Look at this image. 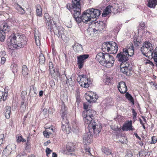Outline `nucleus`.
<instances>
[{
	"label": "nucleus",
	"mask_w": 157,
	"mask_h": 157,
	"mask_svg": "<svg viewBox=\"0 0 157 157\" xmlns=\"http://www.w3.org/2000/svg\"><path fill=\"white\" fill-rule=\"evenodd\" d=\"M7 56L6 55H5L4 56L2 57L1 59V63L2 64H3L6 61V56Z\"/></svg>",
	"instance_id": "nucleus-53"
},
{
	"label": "nucleus",
	"mask_w": 157,
	"mask_h": 157,
	"mask_svg": "<svg viewBox=\"0 0 157 157\" xmlns=\"http://www.w3.org/2000/svg\"><path fill=\"white\" fill-rule=\"evenodd\" d=\"M125 157H133L132 152L130 151H127Z\"/></svg>",
	"instance_id": "nucleus-51"
},
{
	"label": "nucleus",
	"mask_w": 157,
	"mask_h": 157,
	"mask_svg": "<svg viewBox=\"0 0 157 157\" xmlns=\"http://www.w3.org/2000/svg\"><path fill=\"white\" fill-rule=\"evenodd\" d=\"M118 9H117L116 10L117 12H119L120 10H124V8L122 6H118Z\"/></svg>",
	"instance_id": "nucleus-64"
},
{
	"label": "nucleus",
	"mask_w": 157,
	"mask_h": 157,
	"mask_svg": "<svg viewBox=\"0 0 157 157\" xmlns=\"http://www.w3.org/2000/svg\"><path fill=\"white\" fill-rule=\"evenodd\" d=\"M139 155L140 157H145L146 156V152L144 151L141 150L139 152Z\"/></svg>",
	"instance_id": "nucleus-50"
},
{
	"label": "nucleus",
	"mask_w": 157,
	"mask_h": 157,
	"mask_svg": "<svg viewBox=\"0 0 157 157\" xmlns=\"http://www.w3.org/2000/svg\"><path fill=\"white\" fill-rule=\"evenodd\" d=\"M113 8V6H111L109 5L107 6L102 13V16L103 17H106L112 11L111 8Z\"/></svg>",
	"instance_id": "nucleus-24"
},
{
	"label": "nucleus",
	"mask_w": 157,
	"mask_h": 157,
	"mask_svg": "<svg viewBox=\"0 0 157 157\" xmlns=\"http://www.w3.org/2000/svg\"><path fill=\"white\" fill-rule=\"evenodd\" d=\"M68 82L70 86H72L75 84L74 81H72V77H71L69 79H67Z\"/></svg>",
	"instance_id": "nucleus-54"
},
{
	"label": "nucleus",
	"mask_w": 157,
	"mask_h": 157,
	"mask_svg": "<svg viewBox=\"0 0 157 157\" xmlns=\"http://www.w3.org/2000/svg\"><path fill=\"white\" fill-rule=\"evenodd\" d=\"M5 88V86H2L0 88V98L2 99L3 101L6 100L8 96V93Z\"/></svg>",
	"instance_id": "nucleus-18"
},
{
	"label": "nucleus",
	"mask_w": 157,
	"mask_h": 157,
	"mask_svg": "<svg viewBox=\"0 0 157 157\" xmlns=\"http://www.w3.org/2000/svg\"><path fill=\"white\" fill-rule=\"evenodd\" d=\"M9 147V146H7L5 149L2 152V154L3 155H5V156H7L9 155V154L10 153V152H9V150L7 149V148Z\"/></svg>",
	"instance_id": "nucleus-42"
},
{
	"label": "nucleus",
	"mask_w": 157,
	"mask_h": 157,
	"mask_svg": "<svg viewBox=\"0 0 157 157\" xmlns=\"http://www.w3.org/2000/svg\"><path fill=\"white\" fill-rule=\"evenodd\" d=\"M147 6L151 8L154 9L157 5V0H145Z\"/></svg>",
	"instance_id": "nucleus-22"
},
{
	"label": "nucleus",
	"mask_w": 157,
	"mask_h": 157,
	"mask_svg": "<svg viewBox=\"0 0 157 157\" xmlns=\"http://www.w3.org/2000/svg\"><path fill=\"white\" fill-rule=\"evenodd\" d=\"M80 86L82 87H84L85 88H87L89 87V85L91 84V82L86 77L85 75H84L82 79Z\"/></svg>",
	"instance_id": "nucleus-17"
},
{
	"label": "nucleus",
	"mask_w": 157,
	"mask_h": 157,
	"mask_svg": "<svg viewBox=\"0 0 157 157\" xmlns=\"http://www.w3.org/2000/svg\"><path fill=\"white\" fill-rule=\"evenodd\" d=\"M103 66L109 68L113 66L114 62L113 57L108 53H105Z\"/></svg>",
	"instance_id": "nucleus-6"
},
{
	"label": "nucleus",
	"mask_w": 157,
	"mask_h": 157,
	"mask_svg": "<svg viewBox=\"0 0 157 157\" xmlns=\"http://www.w3.org/2000/svg\"><path fill=\"white\" fill-rule=\"evenodd\" d=\"M144 46V47L148 48L150 50V52H152L153 50L152 44L150 42L147 41L144 42L142 46Z\"/></svg>",
	"instance_id": "nucleus-28"
},
{
	"label": "nucleus",
	"mask_w": 157,
	"mask_h": 157,
	"mask_svg": "<svg viewBox=\"0 0 157 157\" xmlns=\"http://www.w3.org/2000/svg\"><path fill=\"white\" fill-rule=\"evenodd\" d=\"M50 70V72H55L54 70L55 69L54 67V65L53 63L52 62H50L48 64Z\"/></svg>",
	"instance_id": "nucleus-41"
},
{
	"label": "nucleus",
	"mask_w": 157,
	"mask_h": 157,
	"mask_svg": "<svg viewBox=\"0 0 157 157\" xmlns=\"http://www.w3.org/2000/svg\"><path fill=\"white\" fill-rule=\"evenodd\" d=\"M5 38V32H2L0 30V41L1 42L4 41Z\"/></svg>",
	"instance_id": "nucleus-40"
},
{
	"label": "nucleus",
	"mask_w": 157,
	"mask_h": 157,
	"mask_svg": "<svg viewBox=\"0 0 157 157\" xmlns=\"http://www.w3.org/2000/svg\"><path fill=\"white\" fill-rule=\"evenodd\" d=\"M95 24L96 28L99 31H101L104 29L106 27V25L103 21H98L94 23Z\"/></svg>",
	"instance_id": "nucleus-19"
},
{
	"label": "nucleus",
	"mask_w": 157,
	"mask_h": 157,
	"mask_svg": "<svg viewBox=\"0 0 157 157\" xmlns=\"http://www.w3.org/2000/svg\"><path fill=\"white\" fill-rule=\"evenodd\" d=\"M22 138V136H20L17 137V143H20L21 142V140Z\"/></svg>",
	"instance_id": "nucleus-61"
},
{
	"label": "nucleus",
	"mask_w": 157,
	"mask_h": 157,
	"mask_svg": "<svg viewBox=\"0 0 157 157\" xmlns=\"http://www.w3.org/2000/svg\"><path fill=\"white\" fill-rule=\"evenodd\" d=\"M4 138V134H1L0 135V146L3 144V139Z\"/></svg>",
	"instance_id": "nucleus-55"
},
{
	"label": "nucleus",
	"mask_w": 157,
	"mask_h": 157,
	"mask_svg": "<svg viewBox=\"0 0 157 157\" xmlns=\"http://www.w3.org/2000/svg\"><path fill=\"white\" fill-rule=\"evenodd\" d=\"M125 93V97L126 98L133 104H134V100L132 96L128 92H127Z\"/></svg>",
	"instance_id": "nucleus-32"
},
{
	"label": "nucleus",
	"mask_w": 157,
	"mask_h": 157,
	"mask_svg": "<svg viewBox=\"0 0 157 157\" xmlns=\"http://www.w3.org/2000/svg\"><path fill=\"white\" fill-rule=\"evenodd\" d=\"M72 47L76 52H79L83 50L82 45L78 43L75 44L72 46Z\"/></svg>",
	"instance_id": "nucleus-25"
},
{
	"label": "nucleus",
	"mask_w": 157,
	"mask_h": 157,
	"mask_svg": "<svg viewBox=\"0 0 157 157\" xmlns=\"http://www.w3.org/2000/svg\"><path fill=\"white\" fill-rule=\"evenodd\" d=\"M111 129L115 131H119V132L121 130V129L119 128L117 126H111Z\"/></svg>",
	"instance_id": "nucleus-47"
},
{
	"label": "nucleus",
	"mask_w": 157,
	"mask_h": 157,
	"mask_svg": "<svg viewBox=\"0 0 157 157\" xmlns=\"http://www.w3.org/2000/svg\"><path fill=\"white\" fill-rule=\"evenodd\" d=\"M87 128L89 131H92L94 135L97 136L100 132L102 126L101 124L98 122V120H95L90 122Z\"/></svg>",
	"instance_id": "nucleus-5"
},
{
	"label": "nucleus",
	"mask_w": 157,
	"mask_h": 157,
	"mask_svg": "<svg viewBox=\"0 0 157 157\" xmlns=\"http://www.w3.org/2000/svg\"><path fill=\"white\" fill-rule=\"evenodd\" d=\"M26 105H21L20 107V109L21 110V111H25V110Z\"/></svg>",
	"instance_id": "nucleus-63"
},
{
	"label": "nucleus",
	"mask_w": 157,
	"mask_h": 157,
	"mask_svg": "<svg viewBox=\"0 0 157 157\" xmlns=\"http://www.w3.org/2000/svg\"><path fill=\"white\" fill-rule=\"evenodd\" d=\"M121 71L126 75L130 76L132 74L133 71L132 68L128 66H122V65H120Z\"/></svg>",
	"instance_id": "nucleus-12"
},
{
	"label": "nucleus",
	"mask_w": 157,
	"mask_h": 157,
	"mask_svg": "<svg viewBox=\"0 0 157 157\" xmlns=\"http://www.w3.org/2000/svg\"><path fill=\"white\" fill-rule=\"evenodd\" d=\"M153 53L154 54V56H155V57H157V47H156L153 52H152L151 53L152 56Z\"/></svg>",
	"instance_id": "nucleus-62"
},
{
	"label": "nucleus",
	"mask_w": 157,
	"mask_h": 157,
	"mask_svg": "<svg viewBox=\"0 0 157 157\" xmlns=\"http://www.w3.org/2000/svg\"><path fill=\"white\" fill-rule=\"evenodd\" d=\"M46 22V28L50 31H53L54 34L56 35L58 37L60 36L62 37V35L64 33L63 31L64 29L61 26H58L57 27L56 24L55 22L54 21L53 23L55 25L54 27H52V22L50 19L46 20H45Z\"/></svg>",
	"instance_id": "nucleus-4"
},
{
	"label": "nucleus",
	"mask_w": 157,
	"mask_h": 157,
	"mask_svg": "<svg viewBox=\"0 0 157 157\" xmlns=\"http://www.w3.org/2000/svg\"><path fill=\"white\" fill-rule=\"evenodd\" d=\"M140 50L143 55L147 57V54L150 51L148 48L144 47V46L141 47Z\"/></svg>",
	"instance_id": "nucleus-34"
},
{
	"label": "nucleus",
	"mask_w": 157,
	"mask_h": 157,
	"mask_svg": "<svg viewBox=\"0 0 157 157\" xmlns=\"http://www.w3.org/2000/svg\"><path fill=\"white\" fill-rule=\"evenodd\" d=\"M39 59L40 64H43L44 63L45 61V58L43 53H40V54L39 56Z\"/></svg>",
	"instance_id": "nucleus-36"
},
{
	"label": "nucleus",
	"mask_w": 157,
	"mask_h": 157,
	"mask_svg": "<svg viewBox=\"0 0 157 157\" xmlns=\"http://www.w3.org/2000/svg\"><path fill=\"white\" fill-rule=\"evenodd\" d=\"M67 151L70 152L73 151L75 150V147L72 143H68L67 146Z\"/></svg>",
	"instance_id": "nucleus-33"
},
{
	"label": "nucleus",
	"mask_w": 157,
	"mask_h": 157,
	"mask_svg": "<svg viewBox=\"0 0 157 157\" xmlns=\"http://www.w3.org/2000/svg\"><path fill=\"white\" fill-rule=\"evenodd\" d=\"M11 112V108L10 106H7L5 108V115L7 119H9L10 117Z\"/></svg>",
	"instance_id": "nucleus-26"
},
{
	"label": "nucleus",
	"mask_w": 157,
	"mask_h": 157,
	"mask_svg": "<svg viewBox=\"0 0 157 157\" xmlns=\"http://www.w3.org/2000/svg\"><path fill=\"white\" fill-rule=\"evenodd\" d=\"M92 132L89 131L85 133L83 136V142L84 145L90 144L92 142V138L93 136Z\"/></svg>",
	"instance_id": "nucleus-11"
},
{
	"label": "nucleus",
	"mask_w": 157,
	"mask_h": 157,
	"mask_svg": "<svg viewBox=\"0 0 157 157\" xmlns=\"http://www.w3.org/2000/svg\"><path fill=\"white\" fill-rule=\"evenodd\" d=\"M60 113L62 118L61 130L64 133L68 134L71 132V130L68 119L69 116L68 109L63 102H62L61 105Z\"/></svg>",
	"instance_id": "nucleus-2"
},
{
	"label": "nucleus",
	"mask_w": 157,
	"mask_h": 157,
	"mask_svg": "<svg viewBox=\"0 0 157 157\" xmlns=\"http://www.w3.org/2000/svg\"><path fill=\"white\" fill-rule=\"evenodd\" d=\"M27 39L26 36L23 35H19L17 33H14L11 34L7 39V43L10 48L11 46L13 48H23L26 44Z\"/></svg>",
	"instance_id": "nucleus-1"
},
{
	"label": "nucleus",
	"mask_w": 157,
	"mask_h": 157,
	"mask_svg": "<svg viewBox=\"0 0 157 157\" xmlns=\"http://www.w3.org/2000/svg\"><path fill=\"white\" fill-rule=\"evenodd\" d=\"M32 92H33L34 94L33 95L35 96L36 95V93L35 91V88L33 86H31L30 89V90L29 94H31Z\"/></svg>",
	"instance_id": "nucleus-48"
},
{
	"label": "nucleus",
	"mask_w": 157,
	"mask_h": 157,
	"mask_svg": "<svg viewBox=\"0 0 157 157\" xmlns=\"http://www.w3.org/2000/svg\"><path fill=\"white\" fill-rule=\"evenodd\" d=\"M141 41H139V40L137 41V40H135V39H134V45L137 48H138L139 46L141 44Z\"/></svg>",
	"instance_id": "nucleus-43"
},
{
	"label": "nucleus",
	"mask_w": 157,
	"mask_h": 157,
	"mask_svg": "<svg viewBox=\"0 0 157 157\" xmlns=\"http://www.w3.org/2000/svg\"><path fill=\"white\" fill-rule=\"evenodd\" d=\"M10 67L13 73L15 74L17 72L18 67L17 64L15 63H13L11 65Z\"/></svg>",
	"instance_id": "nucleus-35"
},
{
	"label": "nucleus",
	"mask_w": 157,
	"mask_h": 157,
	"mask_svg": "<svg viewBox=\"0 0 157 157\" xmlns=\"http://www.w3.org/2000/svg\"><path fill=\"white\" fill-rule=\"evenodd\" d=\"M132 116H133V118L136 119V116L137 115V113L133 109H132Z\"/></svg>",
	"instance_id": "nucleus-58"
},
{
	"label": "nucleus",
	"mask_w": 157,
	"mask_h": 157,
	"mask_svg": "<svg viewBox=\"0 0 157 157\" xmlns=\"http://www.w3.org/2000/svg\"><path fill=\"white\" fill-rule=\"evenodd\" d=\"M36 15L38 16H41L42 15V11L41 8H37L36 9Z\"/></svg>",
	"instance_id": "nucleus-49"
},
{
	"label": "nucleus",
	"mask_w": 157,
	"mask_h": 157,
	"mask_svg": "<svg viewBox=\"0 0 157 157\" xmlns=\"http://www.w3.org/2000/svg\"><path fill=\"white\" fill-rule=\"evenodd\" d=\"M126 51H123L117 54L116 56V58L117 60L122 63L126 62L128 60V56L127 55L128 53Z\"/></svg>",
	"instance_id": "nucleus-7"
},
{
	"label": "nucleus",
	"mask_w": 157,
	"mask_h": 157,
	"mask_svg": "<svg viewBox=\"0 0 157 157\" xmlns=\"http://www.w3.org/2000/svg\"><path fill=\"white\" fill-rule=\"evenodd\" d=\"M86 112L88 116V117H87V118L89 119V122L94 121L96 116V111L92 109H89L86 110Z\"/></svg>",
	"instance_id": "nucleus-16"
},
{
	"label": "nucleus",
	"mask_w": 157,
	"mask_h": 157,
	"mask_svg": "<svg viewBox=\"0 0 157 157\" xmlns=\"http://www.w3.org/2000/svg\"><path fill=\"white\" fill-rule=\"evenodd\" d=\"M105 53L100 52L96 55V59L98 61L100 64L103 66L104 63V57Z\"/></svg>",
	"instance_id": "nucleus-21"
},
{
	"label": "nucleus",
	"mask_w": 157,
	"mask_h": 157,
	"mask_svg": "<svg viewBox=\"0 0 157 157\" xmlns=\"http://www.w3.org/2000/svg\"><path fill=\"white\" fill-rule=\"evenodd\" d=\"M108 42H104L102 44L101 49L103 52H105L106 51L109 52V50L108 48L109 47Z\"/></svg>",
	"instance_id": "nucleus-30"
},
{
	"label": "nucleus",
	"mask_w": 157,
	"mask_h": 157,
	"mask_svg": "<svg viewBox=\"0 0 157 157\" xmlns=\"http://www.w3.org/2000/svg\"><path fill=\"white\" fill-rule=\"evenodd\" d=\"M157 142V137L156 136H153L151 137V141L150 143V144H155Z\"/></svg>",
	"instance_id": "nucleus-44"
},
{
	"label": "nucleus",
	"mask_w": 157,
	"mask_h": 157,
	"mask_svg": "<svg viewBox=\"0 0 157 157\" xmlns=\"http://www.w3.org/2000/svg\"><path fill=\"white\" fill-rule=\"evenodd\" d=\"M89 55L87 54L81 55L77 56V64L79 69L83 67L85 60L88 58Z\"/></svg>",
	"instance_id": "nucleus-9"
},
{
	"label": "nucleus",
	"mask_w": 157,
	"mask_h": 157,
	"mask_svg": "<svg viewBox=\"0 0 157 157\" xmlns=\"http://www.w3.org/2000/svg\"><path fill=\"white\" fill-rule=\"evenodd\" d=\"M101 11L98 9L90 8L85 11L82 15L83 22L87 24L91 21V18L97 19L100 15Z\"/></svg>",
	"instance_id": "nucleus-3"
},
{
	"label": "nucleus",
	"mask_w": 157,
	"mask_h": 157,
	"mask_svg": "<svg viewBox=\"0 0 157 157\" xmlns=\"http://www.w3.org/2000/svg\"><path fill=\"white\" fill-rule=\"evenodd\" d=\"M117 88L121 94H124L127 92V87L124 82L121 81L119 82L118 83Z\"/></svg>",
	"instance_id": "nucleus-14"
},
{
	"label": "nucleus",
	"mask_w": 157,
	"mask_h": 157,
	"mask_svg": "<svg viewBox=\"0 0 157 157\" xmlns=\"http://www.w3.org/2000/svg\"><path fill=\"white\" fill-rule=\"evenodd\" d=\"M49 84L53 88L55 86V82L54 80H51L50 81Z\"/></svg>",
	"instance_id": "nucleus-60"
},
{
	"label": "nucleus",
	"mask_w": 157,
	"mask_h": 157,
	"mask_svg": "<svg viewBox=\"0 0 157 157\" xmlns=\"http://www.w3.org/2000/svg\"><path fill=\"white\" fill-rule=\"evenodd\" d=\"M29 70L27 67L25 65H24L22 67V73L24 77H27L29 74Z\"/></svg>",
	"instance_id": "nucleus-31"
},
{
	"label": "nucleus",
	"mask_w": 157,
	"mask_h": 157,
	"mask_svg": "<svg viewBox=\"0 0 157 157\" xmlns=\"http://www.w3.org/2000/svg\"><path fill=\"white\" fill-rule=\"evenodd\" d=\"M54 71L55 72H51V76L54 78L55 79L58 80L57 77H59L60 76V74L59 71V70L58 69H56V70H54Z\"/></svg>",
	"instance_id": "nucleus-27"
},
{
	"label": "nucleus",
	"mask_w": 157,
	"mask_h": 157,
	"mask_svg": "<svg viewBox=\"0 0 157 157\" xmlns=\"http://www.w3.org/2000/svg\"><path fill=\"white\" fill-rule=\"evenodd\" d=\"M64 73H65V72H64ZM59 78L61 81L63 82H64L66 81V79H67V77L65 73L61 75V77H60Z\"/></svg>",
	"instance_id": "nucleus-45"
},
{
	"label": "nucleus",
	"mask_w": 157,
	"mask_h": 157,
	"mask_svg": "<svg viewBox=\"0 0 157 157\" xmlns=\"http://www.w3.org/2000/svg\"><path fill=\"white\" fill-rule=\"evenodd\" d=\"M69 11L73 14V17L75 19V20L77 22L80 23L82 21H83L82 16L80 17L79 16V15L80 14L81 9L79 8H77V10L75 9V10H70Z\"/></svg>",
	"instance_id": "nucleus-10"
},
{
	"label": "nucleus",
	"mask_w": 157,
	"mask_h": 157,
	"mask_svg": "<svg viewBox=\"0 0 157 157\" xmlns=\"http://www.w3.org/2000/svg\"><path fill=\"white\" fill-rule=\"evenodd\" d=\"M132 127V121H131L124 124L122 129L123 131L133 130H134V128Z\"/></svg>",
	"instance_id": "nucleus-23"
},
{
	"label": "nucleus",
	"mask_w": 157,
	"mask_h": 157,
	"mask_svg": "<svg viewBox=\"0 0 157 157\" xmlns=\"http://www.w3.org/2000/svg\"><path fill=\"white\" fill-rule=\"evenodd\" d=\"M16 6H17V7H16V10L20 11L21 14H24L25 13V10L21 6L17 3V4Z\"/></svg>",
	"instance_id": "nucleus-39"
},
{
	"label": "nucleus",
	"mask_w": 157,
	"mask_h": 157,
	"mask_svg": "<svg viewBox=\"0 0 157 157\" xmlns=\"http://www.w3.org/2000/svg\"><path fill=\"white\" fill-rule=\"evenodd\" d=\"M43 135H44V136L46 138H49V133L50 134H52V132H46V131H44L43 132Z\"/></svg>",
	"instance_id": "nucleus-59"
},
{
	"label": "nucleus",
	"mask_w": 157,
	"mask_h": 157,
	"mask_svg": "<svg viewBox=\"0 0 157 157\" xmlns=\"http://www.w3.org/2000/svg\"><path fill=\"white\" fill-rule=\"evenodd\" d=\"M86 110L83 111L82 113V116L83 118V120L85 124H89V119L87 118V117H88V116L87 114L86 113Z\"/></svg>",
	"instance_id": "nucleus-29"
},
{
	"label": "nucleus",
	"mask_w": 157,
	"mask_h": 157,
	"mask_svg": "<svg viewBox=\"0 0 157 157\" xmlns=\"http://www.w3.org/2000/svg\"><path fill=\"white\" fill-rule=\"evenodd\" d=\"M27 92L25 91H23L22 92L21 94V97L23 100H24L25 96L26 95Z\"/></svg>",
	"instance_id": "nucleus-52"
},
{
	"label": "nucleus",
	"mask_w": 157,
	"mask_h": 157,
	"mask_svg": "<svg viewBox=\"0 0 157 157\" xmlns=\"http://www.w3.org/2000/svg\"><path fill=\"white\" fill-rule=\"evenodd\" d=\"M30 147V143L29 141L28 140L26 143L25 149L27 150Z\"/></svg>",
	"instance_id": "nucleus-57"
},
{
	"label": "nucleus",
	"mask_w": 157,
	"mask_h": 157,
	"mask_svg": "<svg viewBox=\"0 0 157 157\" xmlns=\"http://www.w3.org/2000/svg\"><path fill=\"white\" fill-rule=\"evenodd\" d=\"M86 99L90 103H91V102H94L96 101V100H94V97H93V96L90 95H88L86 97Z\"/></svg>",
	"instance_id": "nucleus-38"
},
{
	"label": "nucleus",
	"mask_w": 157,
	"mask_h": 157,
	"mask_svg": "<svg viewBox=\"0 0 157 157\" xmlns=\"http://www.w3.org/2000/svg\"><path fill=\"white\" fill-rule=\"evenodd\" d=\"M45 151L46 153V155L48 157V155L51 153V152L52 151L49 148L47 147Z\"/></svg>",
	"instance_id": "nucleus-56"
},
{
	"label": "nucleus",
	"mask_w": 157,
	"mask_h": 157,
	"mask_svg": "<svg viewBox=\"0 0 157 157\" xmlns=\"http://www.w3.org/2000/svg\"><path fill=\"white\" fill-rule=\"evenodd\" d=\"M10 29V26L9 25V24L6 22H3L0 24V30L3 32H8Z\"/></svg>",
	"instance_id": "nucleus-20"
},
{
	"label": "nucleus",
	"mask_w": 157,
	"mask_h": 157,
	"mask_svg": "<svg viewBox=\"0 0 157 157\" xmlns=\"http://www.w3.org/2000/svg\"><path fill=\"white\" fill-rule=\"evenodd\" d=\"M102 152L107 155H110L111 153V150L107 148L103 147L102 149Z\"/></svg>",
	"instance_id": "nucleus-37"
},
{
	"label": "nucleus",
	"mask_w": 157,
	"mask_h": 157,
	"mask_svg": "<svg viewBox=\"0 0 157 157\" xmlns=\"http://www.w3.org/2000/svg\"><path fill=\"white\" fill-rule=\"evenodd\" d=\"M80 0H72V4L68 3L67 5V8L69 10H72L77 9V8L81 9Z\"/></svg>",
	"instance_id": "nucleus-8"
},
{
	"label": "nucleus",
	"mask_w": 157,
	"mask_h": 157,
	"mask_svg": "<svg viewBox=\"0 0 157 157\" xmlns=\"http://www.w3.org/2000/svg\"><path fill=\"white\" fill-rule=\"evenodd\" d=\"M83 76H84V75H78V76L77 78V81L79 83L80 85L81 84V82L82 81V79Z\"/></svg>",
	"instance_id": "nucleus-46"
},
{
	"label": "nucleus",
	"mask_w": 157,
	"mask_h": 157,
	"mask_svg": "<svg viewBox=\"0 0 157 157\" xmlns=\"http://www.w3.org/2000/svg\"><path fill=\"white\" fill-rule=\"evenodd\" d=\"M109 47L108 48L109 51L113 52V53H116L118 50V46L117 44L114 42H108Z\"/></svg>",
	"instance_id": "nucleus-15"
},
{
	"label": "nucleus",
	"mask_w": 157,
	"mask_h": 157,
	"mask_svg": "<svg viewBox=\"0 0 157 157\" xmlns=\"http://www.w3.org/2000/svg\"><path fill=\"white\" fill-rule=\"evenodd\" d=\"M122 51H126L128 56H132L134 54V48L132 44H129L125 48H123Z\"/></svg>",
	"instance_id": "nucleus-13"
}]
</instances>
